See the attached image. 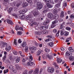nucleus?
I'll list each match as a JSON object with an SVG mask.
<instances>
[{
	"label": "nucleus",
	"instance_id": "f257e3e1",
	"mask_svg": "<svg viewBox=\"0 0 74 74\" xmlns=\"http://www.w3.org/2000/svg\"><path fill=\"white\" fill-rule=\"evenodd\" d=\"M36 30H40L38 31V32H35V34L36 35H41V34H42V30H46V28H38L35 29Z\"/></svg>",
	"mask_w": 74,
	"mask_h": 74
},
{
	"label": "nucleus",
	"instance_id": "f03ea898",
	"mask_svg": "<svg viewBox=\"0 0 74 74\" xmlns=\"http://www.w3.org/2000/svg\"><path fill=\"white\" fill-rule=\"evenodd\" d=\"M32 13L33 14L34 16H39L40 15V13H39V12L36 9L32 11Z\"/></svg>",
	"mask_w": 74,
	"mask_h": 74
},
{
	"label": "nucleus",
	"instance_id": "7ed1b4c3",
	"mask_svg": "<svg viewBox=\"0 0 74 74\" xmlns=\"http://www.w3.org/2000/svg\"><path fill=\"white\" fill-rule=\"evenodd\" d=\"M44 1L45 3H46V5L49 8H52V5L50 4L51 3V0H44Z\"/></svg>",
	"mask_w": 74,
	"mask_h": 74
},
{
	"label": "nucleus",
	"instance_id": "20e7f679",
	"mask_svg": "<svg viewBox=\"0 0 74 74\" xmlns=\"http://www.w3.org/2000/svg\"><path fill=\"white\" fill-rule=\"evenodd\" d=\"M8 67L9 68V69L10 70H12L13 72L14 73H16V69H14V66L11 64H9L8 66Z\"/></svg>",
	"mask_w": 74,
	"mask_h": 74
},
{
	"label": "nucleus",
	"instance_id": "39448f33",
	"mask_svg": "<svg viewBox=\"0 0 74 74\" xmlns=\"http://www.w3.org/2000/svg\"><path fill=\"white\" fill-rule=\"evenodd\" d=\"M37 10H41L42 8V5L41 3L40 2H38L37 3Z\"/></svg>",
	"mask_w": 74,
	"mask_h": 74
},
{
	"label": "nucleus",
	"instance_id": "423d86ee",
	"mask_svg": "<svg viewBox=\"0 0 74 74\" xmlns=\"http://www.w3.org/2000/svg\"><path fill=\"white\" fill-rule=\"evenodd\" d=\"M48 72L49 73H53L55 71V70L54 69L51 67H49L48 69Z\"/></svg>",
	"mask_w": 74,
	"mask_h": 74
},
{
	"label": "nucleus",
	"instance_id": "0eeeda50",
	"mask_svg": "<svg viewBox=\"0 0 74 74\" xmlns=\"http://www.w3.org/2000/svg\"><path fill=\"white\" fill-rule=\"evenodd\" d=\"M8 45L7 44L6 42L1 41V45L0 46H1L2 47H6Z\"/></svg>",
	"mask_w": 74,
	"mask_h": 74
},
{
	"label": "nucleus",
	"instance_id": "6e6552de",
	"mask_svg": "<svg viewBox=\"0 0 74 74\" xmlns=\"http://www.w3.org/2000/svg\"><path fill=\"white\" fill-rule=\"evenodd\" d=\"M58 21L57 20H55V21H53L52 22V25L51 26V28H54V27H55L56 26V25H54V24H56V23Z\"/></svg>",
	"mask_w": 74,
	"mask_h": 74
},
{
	"label": "nucleus",
	"instance_id": "1a4fd4ad",
	"mask_svg": "<svg viewBox=\"0 0 74 74\" xmlns=\"http://www.w3.org/2000/svg\"><path fill=\"white\" fill-rule=\"evenodd\" d=\"M5 50L6 51L8 52V51H10V50H11V46L8 45H6V46L5 47Z\"/></svg>",
	"mask_w": 74,
	"mask_h": 74
},
{
	"label": "nucleus",
	"instance_id": "9d476101",
	"mask_svg": "<svg viewBox=\"0 0 74 74\" xmlns=\"http://www.w3.org/2000/svg\"><path fill=\"white\" fill-rule=\"evenodd\" d=\"M61 2L60 1H58V3L56 4L55 5V7L57 8H58L60 7V3Z\"/></svg>",
	"mask_w": 74,
	"mask_h": 74
},
{
	"label": "nucleus",
	"instance_id": "9b49d317",
	"mask_svg": "<svg viewBox=\"0 0 74 74\" xmlns=\"http://www.w3.org/2000/svg\"><path fill=\"white\" fill-rule=\"evenodd\" d=\"M7 22L8 23H9V24H10L12 26H13L14 25V23L10 19H8L7 20Z\"/></svg>",
	"mask_w": 74,
	"mask_h": 74
},
{
	"label": "nucleus",
	"instance_id": "f8f14e48",
	"mask_svg": "<svg viewBox=\"0 0 74 74\" xmlns=\"http://www.w3.org/2000/svg\"><path fill=\"white\" fill-rule=\"evenodd\" d=\"M29 49H30V51L32 52H34V51H35L36 50L37 48L35 47H30Z\"/></svg>",
	"mask_w": 74,
	"mask_h": 74
},
{
	"label": "nucleus",
	"instance_id": "ddd939ff",
	"mask_svg": "<svg viewBox=\"0 0 74 74\" xmlns=\"http://www.w3.org/2000/svg\"><path fill=\"white\" fill-rule=\"evenodd\" d=\"M47 15L48 16V17L49 18H52L53 17V14L51 13H49Z\"/></svg>",
	"mask_w": 74,
	"mask_h": 74
},
{
	"label": "nucleus",
	"instance_id": "4468645a",
	"mask_svg": "<svg viewBox=\"0 0 74 74\" xmlns=\"http://www.w3.org/2000/svg\"><path fill=\"white\" fill-rule=\"evenodd\" d=\"M28 5L29 4L26 2H25L22 4V6L24 8H25V7H26L27 6H28Z\"/></svg>",
	"mask_w": 74,
	"mask_h": 74
},
{
	"label": "nucleus",
	"instance_id": "2eb2a0df",
	"mask_svg": "<svg viewBox=\"0 0 74 74\" xmlns=\"http://www.w3.org/2000/svg\"><path fill=\"white\" fill-rule=\"evenodd\" d=\"M41 50H38L36 56H38L39 55L41 54Z\"/></svg>",
	"mask_w": 74,
	"mask_h": 74
},
{
	"label": "nucleus",
	"instance_id": "dca6fc26",
	"mask_svg": "<svg viewBox=\"0 0 74 74\" xmlns=\"http://www.w3.org/2000/svg\"><path fill=\"white\" fill-rule=\"evenodd\" d=\"M58 63H60L62 62V60L60 58H58L57 60Z\"/></svg>",
	"mask_w": 74,
	"mask_h": 74
},
{
	"label": "nucleus",
	"instance_id": "f3484780",
	"mask_svg": "<svg viewBox=\"0 0 74 74\" xmlns=\"http://www.w3.org/2000/svg\"><path fill=\"white\" fill-rule=\"evenodd\" d=\"M21 45L23 47H25V46H26V42L25 41H24L23 43L21 44Z\"/></svg>",
	"mask_w": 74,
	"mask_h": 74
},
{
	"label": "nucleus",
	"instance_id": "a211bd4d",
	"mask_svg": "<svg viewBox=\"0 0 74 74\" xmlns=\"http://www.w3.org/2000/svg\"><path fill=\"white\" fill-rule=\"evenodd\" d=\"M16 67L17 70H21V67L19 66L18 64H17L16 65Z\"/></svg>",
	"mask_w": 74,
	"mask_h": 74
},
{
	"label": "nucleus",
	"instance_id": "6ab92c4d",
	"mask_svg": "<svg viewBox=\"0 0 74 74\" xmlns=\"http://www.w3.org/2000/svg\"><path fill=\"white\" fill-rule=\"evenodd\" d=\"M42 34H48V31H42Z\"/></svg>",
	"mask_w": 74,
	"mask_h": 74
},
{
	"label": "nucleus",
	"instance_id": "aec40b11",
	"mask_svg": "<svg viewBox=\"0 0 74 74\" xmlns=\"http://www.w3.org/2000/svg\"><path fill=\"white\" fill-rule=\"evenodd\" d=\"M34 64V63L33 62H28L27 63V66H32L33 64Z\"/></svg>",
	"mask_w": 74,
	"mask_h": 74
},
{
	"label": "nucleus",
	"instance_id": "412c9836",
	"mask_svg": "<svg viewBox=\"0 0 74 74\" xmlns=\"http://www.w3.org/2000/svg\"><path fill=\"white\" fill-rule=\"evenodd\" d=\"M38 69H35L34 71V74H38Z\"/></svg>",
	"mask_w": 74,
	"mask_h": 74
},
{
	"label": "nucleus",
	"instance_id": "4be33fe9",
	"mask_svg": "<svg viewBox=\"0 0 74 74\" xmlns=\"http://www.w3.org/2000/svg\"><path fill=\"white\" fill-rule=\"evenodd\" d=\"M49 20H47L46 21H45L43 23V24L44 25H47L48 23H49Z\"/></svg>",
	"mask_w": 74,
	"mask_h": 74
},
{
	"label": "nucleus",
	"instance_id": "5701e85b",
	"mask_svg": "<svg viewBox=\"0 0 74 74\" xmlns=\"http://www.w3.org/2000/svg\"><path fill=\"white\" fill-rule=\"evenodd\" d=\"M22 1H23V0H21V1H20V2L19 1L18 3L16 4V7H19V5H21V4H22Z\"/></svg>",
	"mask_w": 74,
	"mask_h": 74
},
{
	"label": "nucleus",
	"instance_id": "b1692460",
	"mask_svg": "<svg viewBox=\"0 0 74 74\" xmlns=\"http://www.w3.org/2000/svg\"><path fill=\"white\" fill-rule=\"evenodd\" d=\"M66 56H71V52L69 51H67L66 52Z\"/></svg>",
	"mask_w": 74,
	"mask_h": 74
},
{
	"label": "nucleus",
	"instance_id": "393cba45",
	"mask_svg": "<svg viewBox=\"0 0 74 74\" xmlns=\"http://www.w3.org/2000/svg\"><path fill=\"white\" fill-rule=\"evenodd\" d=\"M19 53L22 57H25V55H24L23 53H22L21 51H19Z\"/></svg>",
	"mask_w": 74,
	"mask_h": 74
},
{
	"label": "nucleus",
	"instance_id": "a878e982",
	"mask_svg": "<svg viewBox=\"0 0 74 74\" xmlns=\"http://www.w3.org/2000/svg\"><path fill=\"white\" fill-rule=\"evenodd\" d=\"M59 18V15L58 14H56L54 17L55 19H58Z\"/></svg>",
	"mask_w": 74,
	"mask_h": 74
},
{
	"label": "nucleus",
	"instance_id": "bb28decb",
	"mask_svg": "<svg viewBox=\"0 0 74 74\" xmlns=\"http://www.w3.org/2000/svg\"><path fill=\"white\" fill-rule=\"evenodd\" d=\"M53 12L54 14H57L58 12V9H55L53 10Z\"/></svg>",
	"mask_w": 74,
	"mask_h": 74
},
{
	"label": "nucleus",
	"instance_id": "cd10ccee",
	"mask_svg": "<svg viewBox=\"0 0 74 74\" xmlns=\"http://www.w3.org/2000/svg\"><path fill=\"white\" fill-rule=\"evenodd\" d=\"M29 61L31 62V61H32V60H33V57H32V56H29Z\"/></svg>",
	"mask_w": 74,
	"mask_h": 74
},
{
	"label": "nucleus",
	"instance_id": "c85d7f7f",
	"mask_svg": "<svg viewBox=\"0 0 74 74\" xmlns=\"http://www.w3.org/2000/svg\"><path fill=\"white\" fill-rule=\"evenodd\" d=\"M27 9L26 8H25L24 9H23V10L22 11L23 12H24V13H26V12H27Z\"/></svg>",
	"mask_w": 74,
	"mask_h": 74
},
{
	"label": "nucleus",
	"instance_id": "c756f323",
	"mask_svg": "<svg viewBox=\"0 0 74 74\" xmlns=\"http://www.w3.org/2000/svg\"><path fill=\"white\" fill-rule=\"evenodd\" d=\"M69 51H70L71 52H74V50L73 49V48H72V47H70L69 48Z\"/></svg>",
	"mask_w": 74,
	"mask_h": 74
},
{
	"label": "nucleus",
	"instance_id": "7c9ffc66",
	"mask_svg": "<svg viewBox=\"0 0 74 74\" xmlns=\"http://www.w3.org/2000/svg\"><path fill=\"white\" fill-rule=\"evenodd\" d=\"M70 40H71V38H69L66 39L65 41L66 42H69Z\"/></svg>",
	"mask_w": 74,
	"mask_h": 74
},
{
	"label": "nucleus",
	"instance_id": "2f4dec72",
	"mask_svg": "<svg viewBox=\"0 0 74 74\" xmlns=\"http://www.w3.org/2000/svg\"><path fill=\"white\" fill-rule=\"evenodd\" d=\"M60 16L61 17H62V18L63 17V16H64V12L62 11L61 12V14L60 15Z\"/></svg>",
	"mask_w": 74,
	"mask_h": 74
},
{
	"label": "nucleus",
	"instance_id": "473e14b6",
	"mask_svg": "<svg viewBox=\"0 0 74 74\" xmlns=\"http://www.w3.org/2000/svg\"><path fill=\"white\" fill-rule=\"evenodd\" d=\"M12 9L11 8H10L8 10V12L9 14H11V11H12Z\"/></svg>",
	"mask_w": 74,
	"mask_h": 74
},
{
	"label": "nucleus",
	"instance_id": "72a5a7b5",
	"mask_svg": "<svg viewBox=\"0 0 74 74\" xmlns=\"http://www.w3.org/2000/svg\"><path fill=\"white\" fill-rule=\"evenodd\" d=\"M20 14H19L18 15V16H19V17L20 18H21V17H22V16H23V14H22V13H22V12H20Z\"/></svg>",
	"mask_w": 74,
	"mask_h": 74
},
{
	"label": "nucleus",
	"instance_id": "f704fd0d",
	"mask_svg": "<svg viewBox=\"0 0 74 74\" xmlns=\"http://www.w3.org/2000/svg\"><path fill=\"white\" fill-rule=\"evenodd\" d=\"M64 36H68L69 35V32H64Z\"/></svg>",
	"mask_w": 74,
	"mask_h": 74
},
{
	"label": "nucleus",
	"instance_id": "c9c22d12",
	"mask_svg": "<svg viewBox=\"0 0 74 74\" xmlns=\"http://www.w3.org/2000/svg\"><path fill=\"white\" fill-rule=\"evenodd\" d=\"M28 46H26L25 48V51L26 52H27L28 51Z\"/></svg>",
	"mask_w": 74,
	"mask_h": 74
},
{
	"label": "nucleus",
	"instance_id": "e433bc0d",
	"mask_svg": "<svg viewBox=\"0 0 74 74\" xmlns=\"http://www.w3.org/2000/svg\"><path fill=\"white\" fill-rule=\"evenodd\" d=\"M69 59L70 60H71V61H73L74 60V58L73 57H71L69 58Z\"/></svg>",
	"mask_w": 74,
	"mask_h": 74
},
{
	"label": "nucleus",
	"instance_id": "4c0bfd02",
	"mask_svg": "<svg viewBox=\"0 0 74 74\" xmlns=\"http://www.w3.org/2000/svg\"><path fill=\"white\" fill-rule=\"evenodd\" d=\"M6 55H5L3 57V62H4L5 61V58H6Z\"/></svg>",
	"mask_w": 74,
	"mask_h": 74
},
{
	"label": "nucleus",
	"instance_id": "58836bf2",
	"mask_svg": "<svg viewBox=\"0 0 74 74\" xmlns=\"http://www.w3.org/2000/svg\"><path fill=\"white\" fill-rule=\"evenodd\" d=\"M21 19H23V20H25V15H23L21 17Z\"/></svg>",
	"mask_w": 74,
	"mask_h": 74
},
{
	"label": "nucleus",
	"instance_id": "ea45409f",
	"mask_svg": "<svg viewBox=\"0 0 74 74\" xmlns=\"http://www.w3.org/2000/svg\"><path fill=\"white\" fill-rule=\"evenodd\" d=\"M48 58L49 59H52L53 58L52 56L51 55H49L48 56Z\"/></svg>",
	"mask_w": 74,
	"mask_h": 74
},
{
	"label": "nucleus",
	"instance_id": "a19ab883",
	"mask_svg": "<svg viewBox=\"0 0 74 74\" xmlns=\"http://www.w3.org/2000/svg\"><path fill=\"white\" fill-rule=\"evenodd\" d=\"M70 18L71 19H73V18H74V14H72L71 15Z\"/></svg>",
	"mask_w": 74,
	"mask_h": 74
},
{
	"label": "nucleus",
	"instance_id": "79ce46f5",
	"mask_svg": "<svg viewBox=\"0 0 74 74\" xmlns=\"http://www.w3.org/2000/svg\"><path fill=\"white\" fill-rule=\"evenodd\" d=\"M27 1L30 4H32V0H27Z\"/></svg>",
	"mask_w": 74,
	"mask_h": 74
},
{
	"label": "nucleus",
	"instance_id": "37998d69",
	"mask_svg": "<svg viewBox=\"0 0 74 74\" xmlns=\"http://www.w3.org/2000/svg\"><path fill=\"white\" fill-rule=\"evenodd\" d=\"M12 15L13 16H14V17H15L16 18H18V16H17V15L16 14H13Z\"/></svg>",
	"mask_w": 74,
	"mask_h": 74
},
{
	"label": "nucleus",
	"instance_id": "c03bdc74",
	"mask_svg": "<svg viewBox=\"0 0 74 74\" xmlns=\"http://www.w3.org/2000/svg\"><path fill=\"white\" fill-rule=\"evenodd\" d=\"M49 45L50 47H52V46H53V43L52 42H50L49 43Z\"/></svg>",
	"mask_w": 74,
	"mask_h": 74
},
{
	"label": "nucleus",
	"instance_id": "a18cd8bd",
	"mask_svg": "<svg viewBox=\"0 0 74 74\" xmlns=\"http://www.w3.org/2000/svg\"><path fill=\"white\" fill-rule=\"evenodd\" d=\"M8 2V0H4V3L6 4H7Z\"/></svg>",
	"mask_w": 74,
	"mask_h": 74
},
{
	"label": "nucleus",
	"instance_id": "49530a36",
	"mask_svg": "<svg viewBox=\"0 0 74 74\" xmlns=\"http://www.w3.org/2000/svg\"><path fill=\"white\" fill-rule=\"evenodd\" d=\"M59 32H60V31H58V33H57V34L56 36V37H58L59 36Z\"/></svg>",
	"mask_w": 74,
	"mask_h": 74
},
{
	"label": "nucleus",
	"instance_id": "de8ad7c7",
	"mask_svg": "<svg viewBox=\"0 0 74 74\" xmlns=\"http://www.w3.org/2000/svg\"><path fill=\"white\" fill-rule=\"evenodd\" d=\"M29 16H27L25 17V20H29Z\"/></svg>",
	"mask_w": 74,
	"mask_h": 74
},
{
	"label": "nucleus",
	"instance_id": "09e8293b",
	"mask_svg": "<svg viewBox=\"0 0 74 74\" xmlns=\"http://www.w3.org/2000/svg\"><path fill=\"white\" fill-rule=\"evenodd\" d=\"M41 28H48V26H42Z\"/></svg>",
	"mask_w": 74,
	"mask_h": 74
},
{
	"label": "nucleus",
	"instance_id": "8fccbe9b",
	"mask_svg": "<svg viewBox=\"0 0 74 74\" xmlns=\"http://www.w3.org/2000/svg\"><path fill=\"white\" fill-rule=\"evenodd\" d=\"M13 53L14 55H15L18 54V52H16V51H13Z\"/></svg>",
	"mask_w": 74,
	"mask_h": 74
},
{
	"label": "nucleus",
	"instance_id": "3c124183",
	"mask_svg": "<svg viewBox=\"0 0 74 74\" xmlns=\"http://www.w3.org/2000/svg\"><path fill=\"white\" fill-rule=\"evenodd\" d=\"M46 37L49 38H52V35H48Z\"/></svg>",
	"mask_w": 74,
	"mask_h": 74
},
{
	"label": "nucleus",
	"instance_id": "603ef678",
	"mask_svg": "<svg viewBox=\"0 0 74 74\" xmlns=\"http://www.w3.org/2000/svg\"><path fill=\"white\" fill-rule=\"evenodd\" d=\"M64 32L63 31V29H62V30H61V36H63V32Z\"/></svg>",
	"mask_w": 74,
	"mask_h": 74
},
{
	"label": "nucleus",
	"instance_id": "864d4df0",
	"mask_svg": "<svg viewBox=\"0 0 74 74\" xmlns=\"http://www.w3.org/2000/svg\"><path fill=\"white\" fill-rule=\"evenodd\" d=\"M45 42H48V41H50V42H51V39H47L46 40H45Z\"/></svg>",
	"mask_w": 74,
	"mask_h": 74
},
{
	"label": "nucleus",
	"instance_id": "5fc2aeb1",
	"mask_svg": "<svg viewBox=\"0 0 74 74\" xmlns=\"http://www.w3.org/2000/svg\"><path fill=\"white\" fill-rule=\"evenodd\" d=\"M45 52H49V50L47 48H46L45 49Z\"/></svg>",
	"mask_w": 74,
	"mask_h": 74
},
{
	"label": "nucleus",
	"instance_id": "6e6d98bb",
	"mask_svg": "<svg viewBox=\"0 0 74 74\" xmlns=\"http://www.w3.org/2000/svg\"><path fill=\"white\" fill-rule=\"evenodd\" d=\"M14 45H16V44H17V43L16 42V39H15L14 40Z\"/></svg>",
	"mask_w": 74,
	"mask_h": 74
},
{
	"label": "nucleus",
	"instance_id": "4d7b16f0",
	"mask_svg": "<svg viewBox=\"0 0 74 74\" xmlns=\"http://www.w3.org/2000/svg\"><path fill=\"white\" fill-rule=\"evenodd\" d=\"M66 24V22H63V23L61 24V27H63V26L64 25H65V24ZM60 28H61V27H60Z\"/></svg>",
	"mask_w": 74,
	"mask_h": 74
},
{
	"label": "nucleus",
	"instance_id": "13d9d810",
	"mask_svg": "<svg viewBox=\"0 0 74 74\" xmlns=\"http://www.w3.org/2000/svg\"><path fill=\"white\" fill-rule=\"evenodd\" d=\"M19 60H20V58H18L16 60V62L18 63L19 62Z\"/></svg>",
	"mask_w": 74,
	"mask_h": 74
},
{
	"label": "nucleus",
	"instance_id": "bf43d9fd",
	"mask_svg": "<svg viewBox=\"0 0 74 74\" xmlns=\"http://www.w3.org/2000/svg\"><path fill=\"white\" fill-rule=\"evenodd\" d=\"M15 28H23V27H19V26L17 25L15 27Z\"/></svg>",
	"mask_w": 74,
	"mask_h": 74
},
{
	"label": "nucleus",
	"instance_id": "052dcab7",
	"mask_svg": "<svg viewBox=\"0 0 74 74\" xmlns=\"http://www.w3.org/2000/svg\"><path fill=\"white\" fill-rule=\"evenodd\" d=\"M22 32H17V34L18 35H21L22 34Z\"/></svg>",
	"mask_w": 74,
	"mask_h": 74
},
{
	"label": "nucleus",
	"instance_id": "680f3d73",
	"mask_svg": "<svg viewBox=\"0 0 74 74\" xmlns=\"http://www.w3.org/2000/svg\"><path fill=\"white\" fill-rule=\"evenodd\" d=\"M18 42L19 43L21 44L22 42V41H21V39H19L18 40Z\"/></svg>",
	"mask_w": 74,
	"mask_h": 74
},
{
	"label": "nucleus",
	"instance_id": "e2e57ef3",
	"mask_svg": "<svg viewBox=\"0 0 74 74\" xmlns=\"http://www.w3.org/2000/svg\"><path fill=\"white\" fill-rule=\"evenodd\" d=\"M33 72V70H32L31 71H30L29 72L28 74H31Z\"/></svg>",
	"mask_w": 74,
	"mask_h": 74
},
{
	"label": "nucleus",
	"instance_id": "0e129e2a",
	"mask_svg": "<svg viewBox=\"0 0 74 74\" xmlns=\"http://www.w3.org/2000/svg\"><path fill=\"white\" fill-rule=\"evenodd\" d=\"M0 68L2 70H3L4 69V66H0Z\"/></svg>",
	"mask_w": 74,
	"mask_h": 74
},
{
	"label": "nucleus",
	"instance_id": "69168bd1",
	"mask_svg": "<svg viewBox=\"0 0 74 74\" xmlns=\"http://www.w3.org/2000/svg\"><path fill=\"white\" fill-rule=\"evenodd\" d=\"M53 64L55 66H56V65H57L56 64V62H54L53 63Z\"/></svg>",
	"mask_w": 74,
	"mask_h": 74
},
{
	"label": "nucleus",
	"instance_id": "338daca9",
	"mask_svg": "<svg viewBox=\"0 0 74 74\" xmlns=\"http://www.w3.org/2000/svg\"><path fill=\"white\" fill-rule=\"evenodd\" d=\"M22 74H27V72L26 71H25L23 72Z\"/></svg>",
	"mask_w": 74,
	"mask_h": 74
},
{
	"label": "nucleus",
	"instance_id": "774afa93",
	"mask_svg": "<svg viewBox=\"0 0 74 74\" xmlns=\"http://www.w3.org/2000/svg\"><path fill=\"white\" fill-rule=\"evenodd\" d=\"M71 7L72 8H74V3H72L71 4Z\"/></svg>",
	"mask_w": 74,
	"mask_h": 74
}]
</instances>
